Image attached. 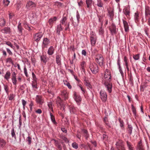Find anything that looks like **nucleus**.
Wrapping results in <instances>:
<instances>
[{
    "mask_svg": "<svg viewBox=\"0 0 150 150\" xmlns=\"http://www.w3.org/2000/svg\"><path fill=\"white\" fill-rule=\"evenodd\" d=\"M88 66L90 69L93 74H96L98 72V67L96 63L95 62L90 63Z\"/></svg>",
    "mask_w": 150,
    "mask_h": 150,
    "instance_id": "1",
    "label": "nucleus"
},
{
    "mask_svg": "<svg viewBox=\"0 0 150 150\" xmlns=\"http://www.w3.org/2000/svg\"><path fill=\"white\" fill-rule=\"evenodd\" d=\"M104 85L106 90L109 93L112 92V85L110 82V81H104Z\"/></svg>",
    "mask_w": 150,
    "mask_h": 150,
    "instance_id": "2",
    "label": "nucleus"
},
{
    "mask_svg": "<svg viewBox=\"0 0 150 150\" xmlns=\"http://www.w3.org/2000/svg\"><path fill=\"white\" fill-rule=\"evenodd\" d=\"M96 60L97 62L99 64L100 66H102L103 65L104 58L101 54H97L96 56Z\"/></svg>",
    "mask_w": 150,
    "mask_h": 150,
    "instance_id": "3",
    "label": "nucleus"
},
{
    "mask_svg": "<svg viewBox=\"0 0 150 150\" xmlns=\"http://www.w3.org/2000/svg\"><path fill=\"white\" fill-rule=\"evenodd\" d=\"M116 145L117 150H125L122 141L118 140L116 144Z\"/></svg>",
    "mask_w": 150,
    "mask_h": 150,
    "instance_id": "4",
    "label": "nucleus"
},
{
    "mask_svg": "<svg viewBox=\"0 0 150 150\" xmlns=\"http://www.w3.org/2000/svg\"><path fill=\"white\" fill-rule=\"evenodd\" d=\"M100 98L103 102H105L107 99V95L105 91L101 90L100 92Z\"/></svg>",
    "mask_w": 150,
    "mask_h": 150,
    "instance_id": "5",
    "label": "nucleus"
},
{
    "mask_svg": "<svg viewBox=\"0 0 150 150\" xmlns=\"http://www.w3.org/2000/svg\"><path fill=\"white\" fill-rule=\"evenodd\" d=\"M111 77V74L110 71L108 69H106L105 72L104 76L105 79L104 81H110Z\"/></svg>",
    "mask_w": 150,
    "mask_h": 150,
    "instance_id": "6",
    "label": "nucleus"
},
{
    "mask_svg": "<svg viewBox=\"0 0 150 150\" xmlns=\"http://www.w3.org/2000/svg\"><path fill=\"white\" fill-rule=\"evenodd\" d=\"M35 100L37 103L42 105L44 103V100L42 97L40 95H37L36 96Z\"/></svg>",
    "mask_w": 150,
    "mask_h": 150,
    "instance_id": "7",
    "label": "nucleus"
},
{
    "mask_svg": "<svg viewBox=\"0 0 150 150\" xmlns=\"http://www.w3.org/2000/svg\"><path fill=\"white\" fill-rule=\"evenodd\" d=\"M42 36V32H39L35 34L34 36V39L35 41L37 42L40 40Z\"/></svg>",
    "mask_w": 150,
    "mask_h": 150,
    "instance_id": "8",
    "label": "nucleus"
},
{
    "mask_svg": "<svg viewBox=\"0 0 150 150\" xmlns=\"http://www.w3.org/2000/svg\"><path fill=\"white\" fill-rule=\"evenodd\" d=\"M74 98L75 100L77 103H79V102H81V96H80L77 95L76 92L74 93Z\"/></svg>",
    "mask_w": 150,
    "mask_h": 150,
    "instance_id": "9",
    "label": "nucleus"
},
{
    "mask_svg": "<svg viewBox=\"0 0 150 150\" xmlns=\"http://www.w3.org/2000/svg\"><path fill=\"white\" fill-rule=\"evenodd\" d=\"M109 30L111 35H113L114 34L116 33V27L114 24H112V25L111 27L110 28Z\"/></svg>",
    "mask_w": 150,
    "mask_h": 150,
    "instance_id": "10",
    "label": "nucleus"
},
{
    "mask_svg": "<svg viewBox=\"0 0 150 150\" xmlns=\"http://www.w3.org/2000/svg\"><path fill=\"white\" fill-rule=\"evenodd\" d=\"M50 41L47 38H44L43 41V47H47L48 44L50 43Z\"/></svg>",
    "mask_w": 150,
    "mask_h": 150,
    "instance_id": "11",
    "label": "nucleus"
},
{
    "mask_svg": "<svg viewBox=\"0 0 150 150\" xmlns=\"http://www.w3.org/2000/svg\"><path fill=\"white\" fill-rule=\"evenodd\" d=\"M125 30L126 32H127L129 30V27L128 23L127 21L122 20Z\"/></svg>",
    "mask_w": 150,
    "mask_h": 150,
    "instance_id": "12",
    "label": "nucleus"
},
{
    "mask_svg": "<svg viewBox=\"0 0 150 150\" xmlns=\"http://www.w3.org/2000/svg\"><path fill=\"white\" fill-rule=\"evenodd\" d=\"M67 17L66 16H63L60 21V24L64 25L66 26L67 24Z\"/></svg>",
    "mask_w": 150,
    "mask_h": 150,
    "instance_id": "13",
    "label": "nucleus"
},
{
    "mask_svg": "<svg viewBox=\"0 0 150 150\" xmlns=\"http://www.w3.org/2000/svg\"><path fill=\"white\" fill-rule=\"evenodd\" d=\"M70 112L71 114H76L77 109L76 108L73 106H69Z\"/></svg>",
    "mask_w": 150,
    "mask_h": 150,
    "instance_id": "14",
    "label": "nucleus"
},
{
    "mask_svg": "<svg viewBox=\"0 0 150 150\" xmlns=\"http://www.w3.org/2000/svg\"><path fill=\"white\" fill-rule=\"evenodd\" d=\"M54 48L52 46H51L48 50L47 53L49 55H52L54 53Z\"/></svg>",
    "mask_w": 150,
    "mask_h": 150,
    "instance_id": "15",
    "label": "nucleus"
},
{
    "mask_svg": "<svg viewBox=\"0 0 150 150\" xmlns=\"http://www.w3.org/2000/svg\"><path fill=\"white\" fill-rule=\"evenodd\" d=\"M137 150H144L141 140H140L138 143L137 147Z\"/></svg>",
    "mask_w": 150,
    "mask_h": 150,
    "instance_id": "16",
    "label": "nucleus"
},
{
    "mask_svg": "<svg viewBox=\"0 0 150 150\" xmlns=\"http://www.w3.org/2000/svg\"><path fill=\"white\" fill-rule=\"evenodd\" d=\"M2 32L6 34H10L11 33V30L10 28L8 27H5L1 30Z\"/></svg>",
    "mask_w": 150,
    "mask_h": 150,
    "instance_id": "17",
    "label": "nucleus"
},
{
    "mask_svg": "<svg viewBox=\"0 0 150 150\" xmlns=\"http://www.w3.org/2000/svg\"><path fill=\"white\" fill-rule=\"evenodd\" d=\"M35 6V4L34 3L30 1L27 3L26 5V7L28 9H30L31 8L34 6Z\"/></svg>",
    "mask_w": 150,
    "mask_h": 150,
    "instance_id": "18",
    "label": "nucleus"
},
{
    "mask_svg": "<svg viewBox=\"0 0 150 150\" xmlns=\"http://www.w3.org/2000/svg\"><path fill=\"white\" fill-rule=\"evenodd\" d=\"M11 76V73L9 71H6L4 76V78L7 81H8L10 78Z\"/></svg>",
    "mask_w": 150,
    "mask_h": 150,
    "instance_id": "19",
    "label": "nucleus"
},
{
    "mask_svg": "<svg viewBox=\"0 0 150 150\" xmlns=\"http://www.w3.org/2000/svg\"><path fill=\"white\" fill-rule=\"evenodd\" d=\"M62 29L63 28L62 27L61 24H59L57 26L56 29V32L57 34L58 35H60V32L62 30Z\"/></svg>",
    "mask_w": 150,
    "mask_h": 150,
    "instance_id": "20",
    "label": "nucleus"
},
{
    "mask_svg": "<svg viewBox=\"0 0 150 150\" xmlns=\"http://www.w3.org/2000/svg\"><path fill=\"white\" fill-rule=\"evenodd\" d=\"M3 86L4 87V90L7 94V95H8L9 93L10 92L9 88L7 84H3Z\"/></svg>",
    "mask_w": 150,
    "mask_h": 150,
    "instance_id": "21",
    "label": "nucleus"
},
{
    "mask_svg": "<svg viewBox=\"0 0 150 150\" xmlns=\"http://www.w3.org/2000/svg\"><path fill=\"white\" fill-rule=\"evenodd\" d=\"M61 95L64 98V99L66 100L68 98V93L66 91H62Z\"/></svg>",
    "mask_w": 150,
    "mask_h": 150,
    "instance_id": "22",
    "label": "nucleus"
},
{
    "mask_svg": "<svg viewBox=\"0 0 150 150\" xmlns=\"http://www.w3.org/2000/svg\"><path fill=\"white\" fill-rule=\"evenodd\" d=\"M124 60L125 64V65L126 67L127 71H129V64L127 61V59L126 56H125L124 58Z\"/></svg>",
    "mask_w": 150,
    "mask_h": 150,
    "instance_id": "23",
    "label": "nucleus"
},
{
    "mask_svg": "<svg viewBox=\"0 0 150 150\" xmlns=\"http://www.w3.org/2000/svg\"><path fill=\"white\" fill-rule=\"evenodd\" d=\"M132 126L131 125L129 124L127 129L128 133L129 134V135H131L132 134Z\"/></svg>",
    "mask_w": 150,
    "mask_h": 150,
    "instance_id": "24",
    "label": "nucleus"
},
{
    "mask_svg": "<svg viewBox=\"0 0 150 150\" xmlns=\"http://www.w3.org/2000/svg\"><path fill=\"white\" fill-rule=\"evenodd\" d=\"M57 19L56 17H54L52 18H50L49 21L48 22L50 25H52L54 22V21H56Z\"/></svg>",
    "mask_w": 150,
    "mask_h": 150,
    "instance_id": "25",
    "label": "nucleus"
},
{
    "mask_svg": "<svg viewBox=\"0 0 150 150\" xmlns=\"http://www.w3.org/2000/svg\"><path fill=\"white\" fill-rule=\"evenodd\" d=\"M103 120L106 125H107L109 128H111V124L109 122L107 117H105L104 118Z\"/></svg>",
    "mask_w": 150,
    "mask_h": 150,
    "instance_id": "26",
    "label": "nucleus"
},
{
    "mask_svg": "<svg viewBox=\"0 0 150 150\" xmlns=\"http://www.w3.org/2000/svg\"><path fill=\"white\" fill-rule=\"evenodd\" d=\"M6 143V142L4 139L0 137V147H4Z\"/></svg>",
    "mask_w": 150,
    "mask_h": 150,
    "instance_id": "27",
    "label": "nucleus"
},
{
    "mask_svg": "<svg viewBox=\"0 0 150 150\" xmlns=\"http://www.w3.org/2000/svg\"><path fill=\"white\" fill-rule=\"evenodd\" d=\"M54 141L55 146L57 147L59 150H61L62 149V147L60 143L57 141L55 140H54Z\"/></svg>",
    "mask_w": 150,
    "mask_h": 150,
    "instance_id": "28",
    "label": "nucleus"
},
{
    "mask_svg": "<svg viewBox=\"0 0 150 150\" xmlns=\"http://www.w3.org/2000/svg\"><path fill=\"white\" fill-rule=\"evenodd\" d=\"M127 144L129 150H135L131 143L128 141L127 142Z\"/></svg>",
    "mask_w": 150,
    "mask_h": 150,
    "instance_id": "29",
    "label": "nucleus"
},
{
    "mask_svg": "<svg viewBox=\"0 0 150 150\" xmlns=\"http://www.w3.org/2000/svg\"><path fill=\"white\" fill-rule=\"evenodd\" d=\"M56 62L58 65L61 64V59L60 58V56L58 55L56 57Z\"/></svg>",
    "mask_w": 150,
    "mask_h": 150,
    "instance_id": "30",
    "label": "nucleus"
},
{
    "mask_svg": "<svg viewBox=\"0 0 150 150\" xmlns=\"http://www.w3.org/2000/svg\"><path fill=\"white\" fill-rule=\"evenodd\" d=\"M145 14L146 17L148 15L150 16V8L149 6L145 7Z\"/></svg>",
    "mask_w": 150,
    "mask_h": 150,
    "instance_id": "31",
    "label": "nucleus"
},
{
    "mask_svg": "<svg viewBox=\"0 0 150 150\" xmlns=\"http://www.w3.org/2000/svg\"><path fill=\"white\" fill-rule=\"evenodd\" d=\"M56 103L58 105H59L60 106L64 105V104H63L61 99L59 97L57 98Z\"/></svg>",
    "mask_w": 150,
    "mask_h": 150,
    "instance_id": "32",
    "label": "nucleus"
},
{
    "mask_svg": "<svg viewBox=\"0 0 150 150\" xmlns=\"http://www.w3.org/2000/svg\"><path fill=\"white\" fill-rule=\"evenodd\" d=\"M97 39V38H90L91 43L92 46L95 45Z\"/></svg>",
    "mask_w": 150,
    "mask_h": 150,
    "instance_id": "33",
    "label": "nucleus"
},
{
    "mask_svg": "<svg viewBox=\"0 0 150 150\" xmlns=\"http://www.w3.org/2000/svg\"><path fill=\"white\" fill-rule=\"evenodd\" d=\"M92 2V0H86V2L87 8H89L91 6Z\"/></svg>",
    "mask_w": 150,
    "mask_h": 150,
    "instance_id": "34",
    "label": "nucleus"
},
{
    "mask_svg": "<svg viewBox=\"0 0 150 150\" xmlns=\"http://www.w3.org/2000/svg\"><path fill=\"white\" fill-rule=\"evenodd\" d=\"M40 59L42 62H43L46 63L47 61V59L46 56L45 55H42L40 56Z\"/></svg>",
    "mask_w": 150,
    "mask_h": 150,
    "instance_id": "35",
    "label": "nucleus"
},
{
    "mask_svg": "<svg viewBox=\"0 0 150 150\" xmlns=\"http://www.w3.org/2000/svg\"><path fill=\"white\" fill-rule=\"evenodd\" d=\"M29 16L32 18V20H35L37 18V16L35 13H32L30 14Z\"/></svg>",
    "mask_w": 150,
    "mask_h": 150,
    "instance_id": "36",
    "label": "nucleus"
},
{
    "mask_svg": "<svg viewBox=\"0 0 150 150\" xmlns=\"http://www.w3.org/2000/svg\"><path fill=\"white\" fill-rule=\"evenodd\" d=\"M32 86L33 88L38 89L37 81H33Z\"/></svg>",
    "mask_w": 150,
    "mask_h": 150,
    "instance_id": "37",
    "label": "nucleus"
},
{
    "mask_svg": "<svg viewBox=\"0 0 150 150\" xmlns=\"http://www.w3.org/2000/svg\"><path fill=\"white\" fill-rule=\"evenodd\" d=\"M5 21L3 17L0 18V25L1 26H4L5 24Z\"/></svg>",
    "mask_w": 150,
    "mask_h": 150,
    "instance_id": "38",
    "label": "nucleus"
},
{
    "mask_svg": "<svg viewBox=\"0 0 150 150\" xmlns=\"http://www.w3.org/2000/svg\"><path fill=\"white\" fill-rule=\"evenodd\" d=\"M84 84L88 89L90 90L92 88V86L89 82H84Z\"/></svg>",
    "mask_w": 150,
    "mask_h": 150,
    "instance_id": "39",
    "label": "nucleus"
},
{
    "mask_svg": "<svg viewBox=\"0 0 150 150\" xmlns=\"http://www.w3.org/2000/svg\"><path fill=\"white\" fill-rule=\"evenodd\" d=\"M50 115L52 121L54 124H56V122L55 121V119L53 115L50 112Z\"/></svg>",
    "mask_w": 150,
    "mask_h": 150,
    "instance_id": "40",
    "label": "nucleus"
},
{
    "mask_svg": "<svg viewBox=\"0 0 150 150\" xmlns=\"http://www.w3.org/2000/svg\"><path fill=\"white\" fill-rule=\"evenodd\" d=\"M134 17L135 22L138 21H139V15L137 12H136L134 13Z\"/></svg>",
    "mask_w": 150,
    "mask_h": 150,
    "instance_id": "41",
    "label": "nucleus"
},
{
    "mask_svg": "<svg viewBox=\"0 0 150 150\" xmlns=\"http://www.w3.org/2000/svg\"><path fill=\"white\" fill-rule=\"evenodd\" d=\"M97 38L96 33L93 31L90 32V38Z\"/></svg>",
    "mask_w": 150,
    "mask_h": 150,
    "instance_id": "42",
    "label": "nucleus"
},
{
    "mask_svg": "<svg viewBox=\"0 0 150 150\" xmlns=\"http://www.w3.org/2000/svg\"><path fill=\"white\" fill-rule=\"evenodd\" d=\"M6 63H9L12 64H13V61L11 57L7 58L6 59Z\"/></svg>",
    "mask_w": 150,
    "mask_h": 150,
    "instance_id": "43",
    "label": "nucleus"
},
{
    "mask_svg": "<svg viewBox=\"0 0 150 150\" xmlns=\"http://www.w3.org/2000/svg\"><path fill=\"white\" fill-rule=\"evenodd\" d=\"M15 96L14 94L11 93L8 97V100H12L14 98Z\"/></svg>",
    "mask_w": 150,
    "mask_h": 150,
    "instance_id": "44",
    "label": "nucleus"
},
{
    "mask_svg": "<svg viewBox=\"0 0 150 150\" xmlns=\"http://www.w3.org/2000/svg\"><path fill=\"white\" fill-rule=\"evenodd\" d=\"M97 5L98 6L101 7L103 6V4L100 0H97Z\"/></svg>",
    "mask_w": 150,
    "mask_h": 150,
    "instance_id": "45",
    "label": "nucleus"
},
{
    "mask_svg": "<svg viewBox=\"0 0 150 150\" xmlns=\"http://www.w3.org/2000/svg\"><path fill=\"white\" fill-rule=\"evenodd\" d=\"M18 31L19 32V33H21L22 32V26L21 25V23H19L18 26Z\"/></svg>",
    "mask_w": 150,
    "mask_h": 150,
    "instance_id": "46",
    "label": "nucleus"
},
{
    "mask_svg": "<svg viewBox=\"0 0 150 150\" xmlns=\"http://www.w3.org/2000/svg\"><path fill=\"white\" fill-rule=\"evenodd\" d=\"M76 17L77 21L78 23H79L80 21V16L78 11H76Z\"/></svg>",
    "mask_w": 150,
    "mask_h": 150,
    "instance_id": "47",
    "label": "nucleus"
},
{
    "mask_svg": "<svg viewBox=\"0 0 150 150\" xmlns=\"http://www.w3.org/2000/svg\"><path fill=\"white\" fill-rule=\"evenodd\" d=\"M131 108L133 114H135L137 113L136 108L133 104H132L131 105Z\"/></svg>",
    "mask_w": 150,
    "mask_h": 150,
    "instance_id": "48",
    "label": "nucleus"
},
{
    "mask_svg": "<svg viewBox=\"0 0 150 150\" xmlns=\"http://www.w3.org/2000/svg\"><path fill=\"white\" fill-rule=\"evenodd\" d=\"M99 34L100 35H103L104 33V31L102 27L99 29Z\"/></svg>",
    "mask_w": 150,
    "mask_h": 150,
    "instance_id": "49",
    "label": "nucleus"
},
{
    "mask_svg": "<svg viewBox=\"0 0 150 150\" xmlns=\"http://www.w3.org/2000/svg\"><path fill=\"white\" fill-rule=\"evenodd\" d=\"M72 147L75 149H77L78 148V144L76 142H74L72 144Z\"/></svg>",
    "mask_w": 150,
    "mask_h": 150,
    "instance_id": "50",
    "label": "nucleus"
},
{
    "mask_svg": "<svg viewBox=\"0 0 150 150\" xmlns=\"http://www.w3.org/2000/svg\"><path fill=\"white\" fill-rule=\"evenodd\" d=\"M6 44L12 48L13 49L14 48V47L13 46V45L9 41L6 42Z\"/></svg>",
    "mask_w": 150,
    "mask_h": 150,
    "instance_id": "51",
    "label": "nucleus"
},
{
    "mask_svg": "<svg viewBox=\"0 0 150 150\" xmlns=\"http://www.w3.org/2000/svg\"><path fill=\"white\" fill-rule=\"evenodd\" d=\"M11 135L12 137L14 138L15 139H16V137L14 132V130L13 128L11 131Z\"/></svg>",
    "mask_w": 150,
    "mask_h": 150,
    "instance_id": "52",
    "label": "nucleus"
},
{
    "mask_svg": "<svg viewBox=\"0 0 150 150\" xmlns=\"http://www.w3.org/2000/svg\"><path fill=\"white\" fill-rule=\"evenodd\" d=\"M133 58L135 60H138L139 59V54H137L133 55Z\"/></svg>",
    "mask_w": 150,
    "mask_h": 150,
    "instance_id": "53",
    "label": "nucleus"
},
{
    "mask_svg": "<svg viewBox=\"0 0 150 150\" xmlns=\"http://www.w3.org/2000/svg\"><path fill=\"white\" fill-rule=\"evenodd\" d=\"M32 138L31 137L28 136L27 137L26 141L28 142V144L30 145L31 144V142Z\"/></svg>",
    "mask_w": 150,
    "mask_h": 150,
    "instance_id": "54",
    "label": "nucleus"
},
{
    "mask_svg": "<svg viewBox=\"0 0 150 150\" xmlns=\"http://www.w3.org/2000/svg\"><path fill=\"white\" fill-rule=\"evenodd\" d=\"M11 80L12 81V82L13 84L14 85L16 86L17 84V81L16 80V78H12Z\"/></svg>",
    "mask_w": 150,
    "mask_h": 150,
    "instance_id": "55",
    "label": "nucleus"
},
{
    "mask_svg": "<svg viewBox=\"0 0 150 150\" xmlns=\"http://www.w3.org/2000/svg\"><path fill=\"white\" fill-rule=\"evenodd\" d=\"M3 2L4 5L8 6L10 3V1L9 0H3Z\"/></svg>",
    "mask_w": 150,
    "mask_h": 150,
    "instance_id": "56",
    "label": "nucleus"
},
{
    "mask_svg": "<svg viewBox=\"0 0 150 150\" xmlns=\"http://www.w3.org/2000/svg\"><path fill=\"white\" fill-rule=\"evenodd\" d=\"M119 121L120 123V126L121 128L123 127L124 126V122L123 120L120 119H119Z\"/></svg>",
    "mask_w": 150,
    "mask_h": 150,
    "instance_id": "57",
    "label": "nucleus"
},
{
    "mask_svg": "<svg viewBox=\"0 0 150 150\" xmlns=\"http://www.w3.org/2000/svg\"><path fill=\"white\" fill-rule=\"evenodd\" d=\"M22 103L23 106V110L25 109V106L26 104V102L24 99L22 100Z\"/></svg>",
    "mask_w": 150,
    "mask_h": 150,
    "instance_id": "58",
    "label": "nucleus"
},
{
    "mask_svg": "<svg viewBox=\"0 0 150 150\" xmlns=\"http://www.w3.org/2000/svg\"><path fill=\"white\" fill-rule=\"evenodd\" d=\"M120 60L119 56H118L117 60V64L118 67V68L121 67L120 64Z\"/></svg>",
    "mask_w": 150,
    "mask_h": 150,
    "instance_id": "59",
    "label": "nucleus"
},
{
    "mask_svg": "<svg viewBox=\"0 0 150 150\" xmlns=\"http://www.w3.org/2000/svg\"><path fill=\"white\" fill-rule=\"evenodd\" d=\"M32 76L33 81H37V78L36 77V75L33 72L32 73Z\"/></svg>",
    "mask_w": 150,
    "mask_h": 150,
    "instance_id": "60",
    "label": "nucleus"
},
{
    "mask_svg": "<svg viewBox=\"0 0 150 150\" xmlns=\"http://www.w3.org/2000/svg\"><path fill=\"white\" fill-rule=\"evenodd\" d=\"M118 69H119V71L121 75V76L122 77V78H124V73H123V72L122 71V68L121 67V68H118Z\"/></svg>",
    "mask_w": 150,
    "mask_h": 150,
    "instance_id": "61",
    "label": "nucleus"
},
{
    "mask_svg": "<svg viewBox=\"0 0 150 150\" xmlns=\"http://www.w3.org/2000/svg\"><path fill=\"white\" fill-rule=\"evenodd\" d=\"M24 74L26 77H28V74L27 69L25 67V66L24 68Z\"/></svg>",
    "mask_w": 150,
    "mask_h": 150,
    "instance_id": "62",
    "label": "nucleus"
},
{
    "mask_svg": "<svg viewBox=\"0 0 150 150\" xmlns=\"http://www.w3.org/2000/svg\"><path fill=\"white\" fill-rule=\"evenodd\" d=\"M64 84H65V85H66L67 86L69 89H70L71 88V85L70 83H69L68 82L66 81V83H64Z\"/></svg>",
    "mask_w": 150,
    "mask_h": 150,
    "instance_id": "63",
    "label": "nucleus"
},
{
    "mask_svg": "<svg viewBox=\"0 0 150 150\" xmlns=\"http://www.w3.org/2000/svg\"><path fill=\"white\" fill-rule=\"evenodd\" d=\"M55 4L59 7H61L63 6L62 4L59 2H56Z\"/></svg>",
    "mask_w": 150,
    "mask_h": 150,
    "instance_id": "64",
    "label": "nucleus"
}]
</instances>
